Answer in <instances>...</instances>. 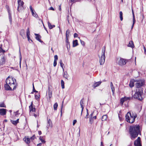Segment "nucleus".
Instances as JSON below:
<instances>
[{"label": "nucleus", "mask_w": 146, "mask_h": 146, "mask_svg": "<svg viewBox=\"0 0 146 146\" xmlns=\"http://www.w3.org/2000/svg\"><path fill=\"white\" fill-rule=\"evenodd\" d=\"M4 87L7 90H13L16 88L17 85L16 79L12 76H9L5 80Z\"/></svg>", "instance_id": "1"}, {"label": "nucleus", "mask_w": 146, "mask_h": 146, "mask_svg": "<svg viewBox=\"0 0 146 146\" xmlns=\"http://www.w3.org/2000/svg\"><path fill=\"white\" fill-rule=\"evenodd\" d=\"M129 129L131 138L132 140H134L137 137L138 134H141V130L140 125H138L130 126Z\"/></svg>", "instance_id": "2"}, {"label": "nucleus", "mask_w": 146, "mask_h": 146, "mask_svg": "<svg viewBox=\"0 0 146 146\" xmlns=\"http://www.w3.org/2000/svg\"><path fill=\"white\" fill-rule=\"evenodd\" d=\"M137 114L135 113L128 112L125 115L126 120L128 122L130 123H133L135 119L137 117Z\"/></svg>", "instance_id": "3"}, {"label": "nucleus", "mask_w": 146, "mask_h": 146, "mask_svg": "<svg viewBox=\"0 0 146 146\" xmlns=\"http://www.w3.org/2000/svg\"><path fill=\"white\" fill-rule=\"evenodd\" d=\"M143 88L136 89L135 92L132 96L135 99L141 100L142 99V96L143 94Z\"/></svg>", "instance_id": "4"}, {"label": "nucleus", "mask_w": 146, "mask_h": 146, "mask_svg": "<svg viewBox=\"0 0 146 146\" xmlns=\"http://www.w3.org/2000/svg\"><path fill=\"white\" fill-rule=\"evenodd\" d=\"M105 47H103L102 48V54L101 57V59L100 60V65L103 64L105 61Z\"/></svg>", "instance_id": "5"}, {"label": "nucleus", "mask_w": 146, "mask_h": 146, "mask_svg": "<svg viewBox=\"0 0 146 146\" xmlns=\"http://www.w3.org/2000/svg\"><path fill=\"white\" fill-rule=\"evenodd\" d=\"M144 83V81L143 80H141L137 81L135 84V85L136 87V89L137 88H142L141 87L143 86Z\"/></svg>", "instance_id": "6"}, {"label": "nucleus", "mask_w": 146, "mask_h": 146, "mask_svg": "<svg viewBox=\"0 0 146 146\" xmlns=\"http://www.w3.org/2000/svg\"><path fill=\"white\" fill-rule=\"evenodd\" d=\"M5 63V59L4 54L0 55V66H2Z\"/></svg>", "instance_id": "7"}, {"label": "nucleus", "mask_w": 146, "mask_h": 146, "mask_svg": "<svg viewBox=\"0 0 146 146\" xmlns=\"http://www.w3.org/2000/svg\"><path fill=\"white\" fill-rule=\"evenodd\" d=\"M126 62L127 60L126 59L120 58L118 62V64L120 66H123L126 64Z\"/></svg>", "instance_id": "8"}, {"label": "nucleus", "mask_w": 146, "mask_h": 146, "mask_svg": "<svg viewBox=\"0 0 146 146\" xmlns=\"http://www.w3.org/2000/svg\"><path fill=\"white\" fill-rule=\"evenodd\" d=\"M134 145L135 146H141V138L140 137H138L137 139L134 141Z\"/></svg>", "instance_id": "9"}, {"label": "nucleus", "mask_w": 146, "mask_h": 146, "mask_svg": "<svg viewBox=\"0 0 146 146\" xmlns=\"http://www.w3.org/2000/svg\"><path fill=\"white\" fill-rule=\"evenodd\" d=\"M33 102H31V104L29 106V109L30 112H35V108H33Z\"/></svg>", "instance_id": "10"}, {"label": "nucleus", "mask_w": 146, "mask_h": 146, "mask_svg": "<svg viewBox=\"0 0 146 146\" xmlns=\"http://www.w3.org/2000/svg\"><path fill=\"white\" fill-rule=\"evenodd\" d=\"M35 35L36 36L35 38L37 40L40 42H42L43 41L40 39L41 36L40 35H39L38 34L36 33H35Z\"/></svg>", "instance_id": "11"}, {"label": "nucleus", "mask_w": 146, "mask_h": 146, "mask_svg": "<svg viewBox=\"0 0 146 146\" xmlns=\"http://www.w3.org/2000/svg\"><path fill=\"white\" fill-rule=\"evenodd\" d=\"M6 110L4 109H0V115H4L6 114Z\"/></svg>", "instance_id": "12"}, {"label": "nucleus", "mask_w": 146, "mask_h": 146, "mask_svg": "<svg viewBox=\"0 0 146 146\" xmlns=\"http://www.w3.org/2000/svg\"><path fill=\"white\" fill-rule=\"evenodd\" d=\"M29 8L30 10L32 13V15L35 17H36L37 16V15L36 13H35L34 12V10L33 9L32 6L31 5L30 6Z\"/></svg>", "instance_id": "13"}, {"label": "nucleus", "mask_w": 146, "mask_h": 146, "mask_svg": "<svg viewBox=\"0 0 146 146\" xmlns=\"http://www.w3.org/2000/svg\"><path fill=\"white\" fill-rule=\"evenodd\" d=\"M102 82H98L95 83L92 86V87L95 88L96 87L99 86L101 83Z\"/></svg>", "instance_id": "14"}, {"label": "nucleus", "mask_w": 146, "mask_h": 146, "mask_svg": "<svg viewBox=\"0 0 146 146\" xmlns=\"http://www.w3.org/2000/svg\"><path fill=\"white\" fill-rule=\"evenodd\" d=\"M128 46L131 47L132 48L134 47V46L133 44V42L132 40L130 41L129 42V44L128 45Z\"/></svg>", "instance_id": "15"}, {"label": "nucleus", "mask_w": 146, "mask_h": 146, "mask_svg": "<svg viewBox=\"0 0 146 146\" xmlns=\"http://www.w3.org/2000/svg\"><path fill=\"white\" fill-rule=\"evenodd\" d=\"M8 13H9V19L10 23L11 24L12 22V17H11V14L10 13V11L9 10H8Z\"/></svg>", "instance_id": "16"}, {"label": "nucleus", "mask_w": 146, "mask_h": 146, "mask_svg": "<svg viewBox=\"0 0 146 146\" xmlns=\"http://www.w3.org/2000/svg\"><path fill=\"white\" fill-rule=\"evenodd\" d=\"M24 140L27 144H29L30 142V139L29 138H24L23 139Z\"/></svg>", "instance_id": "17"}, {"label": "nucleus", "mask_w": 146, "mask_h": 146, "mask_svg": "<svg viewBox=\"0 0 146 146\" xmlns=\"http://www.w3.org/2000/svg\"><path fill=\"white\" fill-rule=\"evenodd\" d=\"M19 119H18L16 121H13V120H11V122L14 125H16L18 123H19Z\"/></svg>", "instance_id": "18"}, {"label": "nucleus", "mask_w": 146, "mask_h": 146, "mask_svg": "<svg viewBox=\"0 0 146 146\" xmlns=\"http://www.w3.org/2000/svg\"><path fill=\"white\" fill-rule=\"evenodd\" d=\"M48 93L49 98H50L52 96V91L49 87H48Z\"/></svg>", "instance_id": "19"}, {"label": "nucleus", "mask_w": 146, "mask_h": 146, "mask_svg": "<svg viewBox=\"0 0 146 146\" xmlns=\"http://www.w3.org/2000/svg\"><path fill=\"white\" fill-rule=\"evenodd\" d=\"M111 87V89L112 92L113 93V94H114V93L115 88L113 86V84L112 82H111L110 83Z\"/></svg>", "instance_id": "20"}, {"label": "nucleus", "mask_w": 146, "mask_h": 146, "mask_svg": "<svg viewBox=\"0 0 146 146\" xmlns=\"http://www.w3.org/2000/svg\"><path fill=\"white\" fill-rule=\"evenodd\" d=\"M78 45V40H74L73 42V47H75L77 46Z\"/></svg>", "instance_id": "21"}, {"label": "nucleus", "mask_w": 146, "mask_h": 146, "mask_svg": "<svg viewBox=\"0 0 146 146\" xmlns=\"http://www.w3.org/2000/svg\"><path fill=\"white\" fill-rule=\"evenodd\" d=\"M18 10H19V7L21 6H23L24 5V3L23 1H22L21 2H18Z\"/></svg>", "instance_id": "22"}, {"label": "nucleus", "mask_w": 146, "mask_h": 146, "mask_svg": "<svg viewBox=\"0 0 146 146\" xmlns=\"http://www.w3.org/2000/svg\"><path fill=\"white\" fill-rule=\"evenodd\" d=\"M63 76L64 78L68 79V78L69 76V75L68 74L67 72L65 71L64 72Z\"/></svg>", "instance_id": "23"}, {"label": "nucleus", "mask_w": 146, "mask_h": 146, "mask_svg": "<svg viewBox=\"0 0 146 146\" xmlns=\"http://www.w3.org/2000/svg\"><path fill=\"white\" fill-rule=\"evenodd\" d=\"M23 6H21L19 7V8L18 10V7H17V11L19 12H21L23 10Z\"/></svg>", "instance_id": "24"}, {"label": "nucleus", "mask_w": 146, "mask_h": 146, "mask_svg": "<svg viewBox=\"0 0 146 146\" xmlns=\"http://www.w3.org/2000/svg\"><path fill=\"white\" fill-rule=\"evenodd\" d=\"M107 118V116L106 115H104L102 116V121H104L106 120Z\"/></svg>", "instance_id": "25"}, {"label": "nucleus", "mask_w": 146, "mask_h": 146, "mask_svg": "<svg viewBox=\"0 0 146 146\" xmlns=\"http://www.w3.org/2000/svg\"><path fill=\"white\" fill-rule=\"evenodd\" d=\"M66 45L67 46V47H68V46H70V42L68 41V37L66 38Z\"/></svg>", "instance_id": "26"}, {"label": "nucleus", "mask_w": 146, "mask_h": 146, "mask_svg": "<svg viewBox=\"0 0 146 146\" xmlns=\"http://www.w3.org/2000/svg\"><path fill=\"white\" fill-rule=\"evenodd\" d=\"M61 85L62 88V89H64V81L63 80H61Z\"/></svg>", "instance_id": "27"}, {"label": "nucleus", "mask_w": 146, "mask_h": 146, "mask_svg": "<svg viewBox=\"0 0 146 146\" xmlns=\"http://www.w3.org/2000/svg\"><path fill=\"white\" fill-rule=\"evenodd\" d=\"M58 106V104L57 103H55L53 106L54 109V110H57V108Z\"/></svg>", "instance_id": "28"}, {"label": "nucleus", "mask_w": 146, "mask_h": 146, "mask_svg": "<svg viewBox=\"0 0 146 146\" xmlns=\"http://www.w3.org/2000/svg\"><path fill=\"white\" fill-rule=\"evenodd\" d=\"M133 23L132 25V26L131 27V29H132L133 26L134 25V24L135 23L136 21L135 19V16L134 15H133Z\"/></svg>", "instance_id": "29"}, {"label": "nucleus", "mask_w": 146, "mask_h": 146, "mask_svg": "<svg viewBox=\"0 0 146 146\" xmlns=\"http://www.w3.org/2000/svg\"><path fill=\"white\" fill-rule=\"evenodd\" d=\"M119 17L121 21H122L123 19V13L122 11H120L119 12Z\"/></svg>", "instance_id": "30"}, {"label": "nucleus", "mask_w": 146, "mask_h": 146, "mask_svg": "<svg viewBox=\"0 0 146 146\" xmlns=\"http://www.w3.org/2000/svg\"><path fill=\"white\" fill-rule=\"evenodd\" d=\"M30 35V31H29V28H28L27 30V37L29 38V36Z\"/></svg>", "instance_id": "31"}, {"label": "nucleus", "mask_w": 146, "mask_h": 146, "mask_svg": "<svg viewBox=\"0 0 146 146\" xmlns=\"http://www.w3.org/2000/svg\"><path fill=\"white\" fill-rule=\"evenodd\" d=\"M43 137L40 136L39 137V139L41 141L42 143H45V141L43 139Z\"/></svg>", "instance_id": "32"}, {"label": "nucleus", "mask_w": 146, "mask_h": 146, "mask_svg": "<svg viewBox=\"0 0 146 146\" xmlns=\"http://www.w3.org/2000/svg\"><path fill=\"white\" fill-rule=\"evenodd\" d=\"M70 33V31L68 29L66 33V38L68 37H69V35Z\"/></svg>", "instance_id": "33"}, {"label": "nucleus", "mask_w": 146, "mask_h": 146, "mask_svg": "<svg viewBox=\"0 0 146 146\" xmlns=\"http://www.w3.org/2000/svg\"><path fill=\"white\" fill-rule=\"evenodd\" d=\"M60 65L61 67L63 69V70H64V69H63V66L64 65V64H63L62 60H60Z\"/></svg>", "instance_id": "34"}, {"label": "nucleus", "mask_w": 146, "mask_h": 146, "mask_svg": "<svg viewBox=\"0 0 146 146\" xmlns=\"http://www.w3.org/2000/svg\"><path fill=\"white\" fill-rule=\"evenodd\" d=\"M24 31L23 30H21L20 31V34L22 37H23L24 35Z\"/></svg>", "instance_id": "35"}, {"label": "nucleus", "mask_w": 146, "mask_h": 146, "mask_svg": "<svg viewBox=\"0 0 146 146\" xmlns=\"http://www.w3.org/2000/svg\"><path fill=\"white\" fill-rule=\"evenodd\" d=\"M125 101L124 98H121L120 100V103L122 105H123L124 102Z\"/></svg>", "instance_id": "36"}, {"label": "nucleus", "mask_w": 146, "mask_h": 146, "mask_svg": "<svg viewBox=\"0 0 146 146\" xmlns=\"http://www.w3.org/2000/svg\"><path fill=\"white\" fill-rule=\"evenodd\" d=\"M94 119L92 118V117H90L89 120V123L92 124L94 122Z\"/></svg>", "instance_id": "37"}, {"label": "nucleus", "mask_w": 146, "mask_h": 146, "mask_svg": "<svg viewBox=\"0 0 146 146\" xmlns=\"http://www.w3.org/2000/svg\"><path fill=\"white\" fill-rule=\"evenodd\" d=\"M48 24L49 29H51L53 28V27H52V25H51V24L49 22H48Z\"/></svg>", "instance_id": "38"}, {"label": "nucleus", "mask_w": 146, "mask_h": 146, "mask_svg": "<svg viewBox=\"0 0 146 146\" xmlns=\"http://www.w3.org/2000/svg\"><path fill=\"white\" fill-rule=\"evenodd\" d=\"M129 86L131 88L134 86V83L132 81H130L129 83Z\"/></svg>", "instance_id": "39"}, {"label": "nucleus", "mask_w": 146, "mask_h": 146, "mask_svg": "<svg viewBox=\"0 0 146 146\" xmlns=\"http://www.w3.org/2000/svg\"><path fill=\"white\" fill-rule=\"evenodd\" d=\"M33 91L31 92L32 94H33V92H38V91H36L35 88L34 86V84L33 83Z\"/></svg>", "instance_id": "40"}, {"label": "nucleus", "mask_w": 146, "mask_h": 146, "mask_svg": "<svg viewBox=\"0 0 146 146\" xmlns=\"http://www.w3.org/2000/svg\"><path fill=\"white\" fill-rule=\"evenodd\" d=\"M83 104H80V105L81 108H82L81 115H82V112L83 111V110L84 108V105Z\"/></svg>", "instance_id": "41"}, {"label": "nucleus", "mask_w": 146, "mask_h": 146, "mask_svg": "<svg viewBox=\"0 0 146 146\" xmlns=\"http://www.w3.org/2000/svg\"><path fill=\"white\" fill-rule=\"evenodd\" d=\"M0 107H6L4 103H0Z\"/></svg>", "instance_id": "42"}, {"label": "nucleus", "mask_w": 146, "mask_h": 146, "mask_svg": "<svg viewBox=\"0 0 146 146\" xmlns=\"http://www.w3.org/2000/svg\"><path fill=\"white\" fill-rule=\"evenodd\" d=\"M70 2L74 3L78 1H80L81 0H70Z\"/></svg>", "instance_id": "43"}, {"label": "nucleus", "mask_w": 146, "mask_h": 146, "mask_svg": "<svg viewBox=\"0 0 146 146\" xmlns=\"http://www.w3.org/2000/svg\"><path fill=\"white\" fill-rule=\"evenodd\" d=\"M35 99H36L37 100L39 98V97H40V96L39 94H37V95L35 94Z\"/></svg>", "instance_id": "44"}, {"label": "nucleus", "mask_w": 146, "mask_h": 146, "mask_svg": "<svg viewBox=\"0 0 146 146\" xmlns=\"http://www.w3.org/2000/svg\"><path fill=\"white\" fill-rule=\"evenodd\" d=\"M48 125L47 126L48 127L50 126L51 124V121L50 120V119H49V120L48 122Z\"/></svg>", "instance_id": "45"}, {"label": "nucleus", "mask_w": 146, "mask_h": 146, "mask_svg": "<svg viewBox=\"0 0 146 146\" xmlns=\"http://www.w3.org/2000/svg\"><path fill=\"white\" fill-rule=\"evenodd\" d=\"M125 99V101H127L128 100H130L132 98H131V97H125L124 98Z\"/></svg>", "instance_id": "46"}, {"label": "nucleus", "mask_w": 146, "mask_h": 146, "mask_svg": "<svg viewBox=\"0 0 146 146\" xmlns=\"http://www.w3.org/2000/svg\"><path fill=\"white\" fill-rule=\"evenodd\" d=\"M5 52V50H3V49L1 47H0V52H2L3 53V54H4V53Z\"/></svg>", "instance_id": "47"}, {"label": "nucleus", "mask_w": 146, "mask_h": 146, "mask_svg": "<svg viewBox=\"0 0 146 146\" xmlns=\"http://www.w3.org/2000/svg\"><path fill=\"white\" fill-rule=\"evenodd\" d=\"M35 135H34L32 136V137L30 138V140H31V141H33L35 139Z\"/></svg>", "instance_id": "48"}, {"label": "nucleus", "mask_w": 146, "mask_h": 146, "mask_svg": "<svg viewBox=\"0 0 146 146\" xmlns=\"http://www.w3.org/2000/svg\"><path fill=\"white\" fill-rule=\"evenodd\" d=\"M54 60L57 61L58 59V56L57 55H56L54 56Z\"/></svg>", "instance_id": "49"}, {"label": "nucleus", "mask_w": 146, "mask_h": 146, "mask_svg": "<svg viewBox=\"0 0 146 146\" xmlns=\"http://www.w3.org/2000/svg\"><path fill=\"white\" fill-rule=\"evenodd\" d=\"M19 52H20V65H21V60H22V57H21V55L20 50H19Z\"/></svg>", "instance_id": "50"}, {"label": "nucleus", "mask_w": 146, "mask_h": 146, "mask_svg": "<svg viewBox=\"0 0 146 146\" xmlns=\"http://www.w3.org/2000/svg\"><path fill=\"white\" fill-rule=\"evenodd\" d=\"M57 64V61L54 60L53 66L54 67L56 66Z\"/></svg>", "instance_id": "51"}, {"label": "nucleus", "mask_w": 146, "mask_h": 146, "mask_svg": "<svg viewBox=\"0 0 146 146\" xmlns=\"http://www.w3.org/2000/svg\"><path fill=\"white\" fill-rule=\"evenodd\" d=\"M80 40V42L81 44L83 45H84V44H85L84 42V41H83L81 40Z\"/></svg>", "instance_id": "52"}, {"label": "nucleus", "mask_w": 146, "mask_h": 146, "mask_svg": "<svg viewBox=\"0 0 146 146\" xmlns=\"http://www.w3.org/2000/svg\"><path fill=\"white\" fill-rule=\"evenodd\" d=\"M77 121L76 120H74L73 121V125H74L75 124V123H76Z\"/></svg>", "instance_id": "53"}, {"label": "nucleus", "mask_w": 146, "mask_h": 146, "mask_svg": "<svg viewBox=\"0 0 146 146\" xmlns=\"http://www.w3.org/2000/svg\"><path fill=\"white\" fill-rule=\"evenodd\" d=\"M19 114V111L18 110L15 113V116H17Z\"/></svg>", "instance_id": "54"}, {"label": "nucleus", "mask_w": 146, "mask_h": 146, "mask_svg": "<svg viewBox=\"0 0 146 146\" xmlns=\"http://www.w3.org/2000/svg\"><path fill=\"white\" fill-rule=\"evenodd\" d=\"M78 34H77L76 33H75L74 34V38L78 36Z\"/></svg>", "instance_id": "55"}, {"label": "nucleus", "mask_w": 146, "mask_h": 146, "mask_svg": "<svg viewBox=\"0 0 146 146\" xmlns=\"http://www.w3.org/2000/svg\"><path fill=\"white\" fill-rule=\"evenodd\" d=\"M93 114H94V112H92L91 113L90 115V116H89L90 117H92Z\"/></svg>", "instance_id": "56"}, {"label": "nucleus", "mask_w": 146, "mask_h": 146, "mask_svg": "<svg viewBox=\"0 0 146 146\" xmlns=\"http://www.w3.org/2000/svg\"><path fill=\"white\" fill-rule=\"evenodd\" d=\"M83 99H82L81 101H80V104H84L83 103Z\"/></svg>", "instance_id": "57"}, {"label": "nucleus", "mask_w": 146, "mask_h": 146, "mask_svg": "<svg viewBox=\"0 0 146 146\" xmlns=\"http://www.w3.org/2000/svg\"><path fill=\"white\" fill-rule=\"evenodd\" d=\"M143 48L144 50V53L145 54H146V50L145 47L144 46H143Z\"/></svg>", "instance_id": "58"}, {"label": "nucleus", "mask_w": 146, "mask_h": 146, "mask_svg": "<svg viewBox=\"0 0 146 146\" xmlns=\"http://www.w3.org/2000/svg\"><path fill=\"white\" fill-rule=\"evenodd\" d=\"M49 9L50 10H53V11L54 10V9L52 7H50Z\"/></svg>", "instance_id": "59"}, {"label": "nucleus", "mask_w": 146, "mask_h": 146, "mask_svg": "<svg viewBox=\"0 0 146 146\" xmlns=\"http://www.w3.org/2000/svg\"><path fill=\"white\" fill-rule=\"evenodd\" d=\"M63 103V101L62 102V104L61 107V114L62 113V108Z\"/></svg>", "instance_id": "60"}, {"label": "nucleus", "mask_w": 146, "mask_h": 146, "mask_svg": "<svg viewBox=\"0 0 146 146\" xmlns=\"http://www.w3.org/2000/svg\"><path fill=\"white\" fill-rule=\"evenodd\" d=\"M92 118L94 119H96V116H94L92 117Z\"/></svg>", "instance_id": "61"}, {"label": "nucleus", "mask_w": 146, "mask_h": 146, "mask_svg": "<svg viewBox=\"0 0 146 146\" xmlns=\"http://www.w3.org/2000/svg\"><path fill=\"white\" fill-rule=\"evenodd\" d=\"M41 145H42L41 143H39L38 144H37V146H41Z\"/></svg>", "instance_id": "62"}, {"label": "nucleus", "mask_w": 146, "mask_h": 146, "mask_svg": "<svg viewBox=\"0 0 146 146\" xmlns=\"http://www.w3.org/2000/svg\"><path fill=\"white\" fill-rule=\"evenodd\" d=\"M27 38H28V40L29 41H30V40H31V42H33V41L32 40H31L30 39V37L29 36V38H28V37H27Z\"/></svg>", "instance_id": "63"}, {"label": "nucleus", "mask_w": 146, "mask_h": 146, "mask_svg": "<svg viewBox=\"0 0 146 146\" xmlns=\"http://www.w3.org/2000/svg\"><path fill=\"white\" fill-rule=\"evenodd\" d=\"M42 133H41V131H38V134L39 135H40Z\"/></svg>", "instance_id": "64"}]
</instances>
